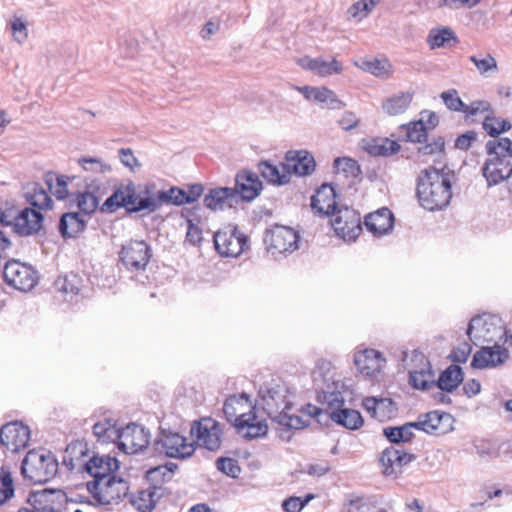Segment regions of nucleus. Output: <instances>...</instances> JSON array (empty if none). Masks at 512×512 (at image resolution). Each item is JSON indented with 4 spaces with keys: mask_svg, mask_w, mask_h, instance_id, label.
Here are the masks:
<instances>
[{
    "mask_svg": "<svg viewBox=\"0 0 512 512\" xmlns=\"http://www.w3.org/2000/svg\"><path fill=\"white\" fill-rule=\"evenodd\" d=\"M456 33L450 27H441L430 30L427 43L431 49L448 46L450 42L458 43Z\"/></svg>",
    "mask_w": 512,
    "mask_h": 512,
    "instance_id": "obj_42",
    "label": "nucleus"
},
{
    "mask_svg": "<svg viewBox=\"0 0 512 512\" xmlns=\"http://www.w3.org/2000/svg\"><path fill=\"white\" fill-rule=\"evenodd\" d=\"M509 359V351L498 342L493 346L481 347L474 355L471 366L476 369L496 368Z\"/></svg>",
    "mask_w": 512,
    "mask_h": 512,
    "instance_id": "obj_20",
    "label": "nucleus"
},
{
    "mask_svg": "<svg viewBox=\"0 0 512 512\" xmlns=\"http://www.w3.org/2000/svg\"><path fill=\"white\" fill-rule=\"evenodd\" d=\"M88 490L103 504L117 503L128 491L127 482L116 476L87 483Z\"/></svg>",
    "mask_w": 512,
    "mask_h": 512,
    "instance_id": "obj_12",
    "label": "nucleus"
},
{
    "mask_svg": "<svg viewBox=\"0 0 512 512\" xmlns=\"http://www.w3.org/2000/svg\"><path fill=\"white\" fill-rule=\"evenodd\" d=\"M445 142L443 138L438 137L434 139L432 142L427 143L418 148V153L421 155H434L439 154L444 150Z\"/></svg>",
    "mask_w": 512,
    "mask_h": 512,
    "instance_id": "obj_64",
    "label": "nucleus"
},
{
    "mask_svg": "<svg viewBox=\"0 0 512 512\" xmlns=\"http://www.w3.org/2000/svg\"><path fill=\"white\" fill-rule=\"evenodd\" d=\"M154 449L170 458L185 459L194 453L195 445L177 432L162 430L154 441Z\"/></svg>",
    "mask_w": 512,
    "mask_h": 512,
    "instance_id": "obj_7",
    "label": "nucleus"
},
{
    "mask_svg": "<svg viewBox=\"0 0 512 512\" xmlns=\"http://www.w3.org/2000/svg\"><path fill=\"white\" fill-rule=\"evenodd\" d=\"M313 383L317 388L322 385L328 386L341 382L339 379H335V372L333 365L328 360H319L316 363L315 368L312 371Z\"/></svg>",
    "mask_w": 512,
    "mask_h": 512,
    "instance_id": "obj_38",
    "label": "nucleus"
},
{
    "mask_svg": "<svg viewBox=\"0 0 512 512\" xmlns=\"http://www.w3.org/2000/svg\"><path fill=\"white\" fill-rule=\"evenodd\" d=\"M164 204L177 206L186 204L184 189L171 187L168 190H157L153 183L135 185L128 180L115 186L113 193L100 209L108 213H113L120 208H125L129 213L141 211L153 213Z\"/></svg>",
    "mask_w": 512,
    "mask_h": 512,
    "instance_id": "obj_1",
    "label": "nucleus"
},
{
    "mask_svg": "<svg viewBox=\"0 0 512 512\" xmlns=\"http://www.w3.org/2000/svg\"><path fill=\"white\" fill-rule=\"evenodd\" d=\"M119 257L127 270L141 271L148 265L152 257V250L143 240H130L122 245Z\"/></svg>",
    "mask_w": 512,
    "mask_h": 512,
    "instance_id": "obj_11",
    "label": "nucleus"
},
{
    "mask_svg": "<svg viewBox=\"0 0 512 512\" xmlns=\"http://www.w3.org/2000/svg\"><path fill=\"white\" fill-rule=\"evenodd\" d=\"M332 421L350 430L359 429L364 420L359 411L342 407L337 411L330 412Z\"/></svg>",
    "mask_w": 512,
    "mask_h": 512,
    "instance_id": "obj_39",
    "label": "nucleus"
},
{
    "mask_svg": "<svg viewBox=\"0 0 512 512\" xmlns=\"http://www.w3.org/2000/svg\"><path fill=\"white\" fill-rule=\"evenodd\" d=\"M233 189L238 195V202L240 200L252 201L260 194L262 182L256 173L243 170L237 173Z\"/></svg>",
    "mask_w": 512,
    "mask_h": 512,
    "instance_id": "obj_22",
    "label": "nucleus"
},
{
    "mask_svg": "<svg viewBox=\"0 0 512 512\" xmlns=\"http://www.w3.org/2000/svg\"><path fill=\"white\" fill-rule=\"evenodd\" d=\"M378 0H360L354 3L349 9L348 13L351 17L361 20L368 16L374 9Z\"/></svg>",
    "mask_w": 512,
    "mask_h": 512,
    "instance_id": "obj_56",
    "label": "nucleus"
},
{
    "mask_svg": "<svg viewBox=\"0 0 512 512\" xmlns=\"http://www.w3.org/2000/svg\"><path fill=\"white\" fill-rule=\"evenodd\" d=\"M45 182L49 191L58 199L64 200L68 197V184L65 176L47 175Z\"/></svg>",
    "mask_w": 512,
    "mask_h": 512,
    "instance_id": "obj_50",
    "label": "nucleus"
},
{
    "mask_svg": "<svg viewBox=\"0 0 512 512\" xmlns=\"http://www.w3.org/2000/svg\"><path fill=\"white\" fill-rule=\"evenodd\" d=\"M414 459L413 454L395 447H388L382 452L380 461L384 467V473L390 476L401 472V469Z\"/></svg>",
    "mask_w": 512,
    "mask_h": 512,
    "instance_id": "obj_26",
    "label": "nucleus"
},
{
    "mask_svg": "<svg viewBox=\"0 0 512 512\" xmlns=\"http://www.w3.org/2000/svg\"><path fill=\"white\" fill-rule=\"evenodd\" d=\"M354 364L359 374L373 379L382 372L386 359L381 352L366 348L355 352Z\"/></svg>",
    "mask_w": 512,
    "mask_h": 512,
    "instance_id": "obj_16",
    "label": "nucleus"
},
{
    "mask_svg": "<svg viewBox=\"0 0 512 512\" xmlns=\"http://www.w3.org/2000/svg\"><path fill=\"white\" fill-rule=\"evenodd\" d=\"M5 282L23 292L30 291L37 284L38 274L32 266L17 260L8 261L3 270Z\"/></svg>",
    "mask_w": 512,
    "mask_h": 512,
    "instance_id": "obj_9",
    "label": "nucleus"
},
{
    "mask_svg": "<svg viewBox=\"0 0 512 512\" xmlns=\"http://www.w3.org/2000/svg\"><path fill=\"white\" fill-rule=\"evenodd\" d=\"M332 227L335 234L345 242L355 241L362 231L360 215L348 207L338 209Z\"/></svg>",
    "mask_w": 512,
    "mask_h": 512,
    "instance_id": "obj_13",
    "label": "nucleus"
},
{
    "mask_svg": "<svg viewBox=\"0 0 512 512\" xmlns=\"http://www.w3.org/2000/svg\"><path fill=\"white\" fill-rule=\"evenodd\" d=\"M338 173L342 172L347 177H357L360 174V166L356 160L349 157L336 158L333 163Z\"/></svg>",
    "mask_w": 512,
    "mask_h": 512,
    "instance_id": "obj_53",
    "label": "nucleus"
},
{
    "mask_svg": "<svg viewBox=\"0 0 512 512\" xmlns=\"http://www.w3.org/2000/svg\"><path fill=\"white\" fill-rule=\"evenodd\" d=\"M234 428L237 434L249 440L264 437L268 432L266 421L256 414V406L240 418Z\"/></svg>",
    "mask_w": 512,
    "mask_h": 512,
    "instance_id": "obj_21",
    "label": "nucleus"
},
{
    "mask_svg": "<svg viewBox=\"0 0 512 512\" xmlns=\"http://www.w3.org/2000/svg\"><path fill=\"white\" fill-rule=\"evenodd\" d=\"M118 155L121 163L128 168L131 172H136L140 169L141 163L134 156L132 149L121 148L118 150Z\"/></svg>",
    "mask_w": 512,
    "mask_h": 512,
    "instance_id": "obj_59",
    "label": "nucleus"
},
{
    "mask_svg": "<svg viewBox=\"0 0 512 512\" xmlns=\"http://www.w3.org/2000/svg\"><path fill=\"white\" fill-rule=\"evenodd\" d=\"M58 471V461L46 449L30 450L22 461L21 473L34 484H43L52 479Z\"/></svg>",
    "mask_w": 512,
    "mask_h": 512,
    "instance_id": "obj_4",
    "label": "nucleus"
},
{
    "mask_svg": "<svg viewBox=\"0 0 512 512\" xmlns=\"http://www.w3.org/2000/svg\"><path fill=\"white\" fill-rule=\"evenodd\" d=\"M258 169L263 178L270 183L284 185L290 182V175L287 170L283 169V164L279 168L268 161H261L258 164Z\"/></svg>",
    "mask_w": 512,
    "mask_h": 512,
    "instance_id": "obj_41",
    "label": "nucleus"
},
{
    "mask_svg": "<svg viewBox=\"0 0 512 512\" xmlns=\"http://www.w3.org/2000/svg\"><path fill=\"white\" fill-rule=\"evenodd\" d=\"M481 0H441L438 4L440 8L449 10L471 9L478 5Z\"/></svg>",
    "mask_w": 512,
    "mask_h": 512,
    "instance_id": "obj_60",
    "label": "nucleus"
},
{
    "mask_svg": "<svg viewBox=\"0 0 512 512\" xmlns=\"http://www.w3.org/2000/svg\"><path fill=\"white\" fill-rule=\"evenodd\" d=\"M343 383L339 382L336 384L317 388V398L320 403L326 406V414L330 416V412L337 411L344 406V397L342 394Z\"/></svg>",
    "mask_w": 512,
    "mask_h": 512,
    "instance_id": "obj_33",
    "label": "nucleus"
},
{
    "mask_svg": "<svg viewBox=\"0 0 512 512\" xmlns=\"http://www.w3.org/2000/svg\"><path fill=\"white\" fill-rule=\"evenodd\" d=\"M484 112H492L491 104L486 100H476L469 105L466 104L464 115L468 118Z\"/></svg>",
    "mask_w": 512,
    "mask_h": 512,
    "instance_id": "obj_61",
    "label": "nucleus"
},
{
    "mask_svg": "<svg viewBox=\"0 0 512 512\" xmlns=\"http://www.w3.org/2000/svg\"><path fill=\"white\" fill-rule=\"evenodd\" d=\"M118 460L114 457L103 455L93 456L85 465L86 471L94 478L93 481L108 480L114 477L118 469Z\"/></svg>",
    "mask_w": 512,
    "mask_h": 512,
    "instance_id": "obj_27",
    "label": "nucleus"
},
{
    "mask_svg": "<svg viewBox=\"0 0 512 512\" xmlns=\"http://www.w3.org/2000/svg\"><path fill=\"white\" fill-rule=\"evenodd\" d=\"M412 101V94L409 92H399L387 98L383 104V110L389 115H398L404 113Z\"/></svg>",
    "mask_w": 512,
    "mask_h": 512,
    "instance_id": "obj_43",
    "label": "nucleus"
},
{
    "mask_svg": "<svg viewBox=\"0 0 512 512\" xmlns=\"http://www.w3.org/2000/svg\"><path fill=\"white\" fill-rule=\"evenodd\" d=\"M466 334L470 341L478 346L480 343L502 340L506 336V331L499 325L497 317L485 314L470 320Z\"/></svg>",
    "mask_w": 512,
    "mask_h": 512,
    "instance_id": "obj_6",
    "label": "nucleus"
},
{
    "mask_svg": "<svg viewBox=\"0 0 512 512\" xmlns=\"http://www.w3.org/2000/svg\"><path fill=\"white\" fill-rule=\"evenodd\" d=\"M88 218L78 212L64 213L59 221V232L64 238H75L84 232Z\"/></svg>",
    "mask_w": 512,
    "mask_h": 512,
    "instance_id": "obj_34",
    "label": "nucleus"
},
{
    "mask_svg": "<svg viewBox=\"0 0 512 512\" xmlns=\"http://www.w3.org/2000/svg\"><path fill=\"white\" fill-rule=\"evenodd\" d=\"M81 283V278L77 274L70 273L65 276L58 277L55 281V287L64 294L74 296L79 293Z\"/></svg>",
    "mask_w": 512,
    "mask_h": 512,
    "instance_id": "obj_48",
    "label": "nucleus"
},
{
    "mask_svg": "<svg viewBox=\"0 0 512 512\" xmlns=\"http://www.w3.org/2000/svg\"><path fill=\"white\" fill-rule=\"evenodd\" d=\"M409 383L416 389L427 390L436 386L434 372L432 371L429 363L420 370L410 371Z\"/></svg>",
    "mask_w": 512,
    "mask_h": 512,
    "instance_id": "obj_44",
    "label": "nucleus"
},
{
    "mask_svg": "<svg viewBox=\"0 0 512 512\" xmlns=\"http://www.w3.org/2000/svg\"><path fill=\"white\" fill-rule=\"evenodd\" d=\"M216 467L219 471L226 474L227 476L236 478L240 473V467L237 461L233 458L221 457L216 461Z\"/></svg>",
    "mask_w": 512,
    "mask_h": 512,
    "instance_id": "obj_58",
    "label": "nucleus"
},
{
    "mask_svg": "<svg viewBox=\"0 0 512 512\" xmlns=\"http://www.w3.org/2000/svg\"><path fill=\"white\" fill-rule=\"evenodd\" d=\"M213 241L217 252L224 257H237L248 248L247 236L234 225L218 230Z\"/></svg>",
    "mask_w": 512,
    "mask_h": 512,
    "instance_id": "obj_8",
    "label": "nucleus"
},
{
    "mask_svg": "<svg viewBox=\"0 0 512 512\" xmlns=\"http://www.w3.org/2000/svg\"><path fill=\"white\" fill-rule=\"evenodd\" d=\"M297 63L303 69L309 70L312 73L321 76L327 77L333 74H339L342 72V65L336 59H331L327 61L322 57L311 58L309 56H304L297 60Z\"/></svg>",
    "mask_w": 512,
    "mask_h": 512,
    "instance_id": "obj_28",
    "label": "nucleus"
},
{
    "mask_svg": "<svg viewBox=\"0 0 512 512\" xmlns=\"http://www.w3.org/2000/svg\"><path fill=\"white\" fill-rule=\"evenodd\" d=\"M499 145L498 139L489 140L485 145L487 158L481 171L489 187L504 182L507 176H509V170L512 167L507 154Z\"/></svg>",
    "mask_w": 512,
    "mask_h": 512,
    "instance_id": "obj_5",
    "label": "nucleus"
},
{
    "mask_svg": "<svg viewBox=\"0 0 512 512\" xmlns=\"http://www.w3.org/2000/svg\"><path fill=\"white\" fill-rule=\"evenodd\" d=\"M121 429L117 427L115 420L106 418L93 425V434L102 443H115L118 445Z\"/></svg>",
    "mask_w": 512,
    "mask_h": 512,
    "instance_id": "obj_37",
    "label": "nucleus"
},
{
    "mask_svg": "<svg viewBox=\"0 0 512 512\" xmlns=\"http://www.w3.org/2000/svg\"><path fill=\"white\" fill-rule=\"evenodd\" d=\"M149 442V431L141 425L131 423L121 429L117 447L126 454H136L145 449Z\"/></svg>",
    "mask_w": 512,
    "mask_h": 512,
    "instance_id": "obj_15",
    "label": "nucleus"
},
{
    "mask_svg": "<svg viewBox=\"0 0 512 512\" xmlns=\"http://www.w3.org/2000/svg\"><path fill=\"white\" fill-rule=\"evenodd\" d=\"M267 416L290 429H301L309 425V418L291 413L293 395L284 383H267L259 389V403Z\"/></svg>",
    "mask_w": 512,
    "mask_h": 512,
    "instance_id": "obj_2",
    "label": "nucleus"
},
{
    "mask_svg": "<svg viewBox=\"0 0 512 512\" xmlns=\"http://www.w3.org/2000/svg\"><path fill=\"white\" fill-rule=\"evenodd\" d=\"M30 440L29 428L21 422L14 421L0 429V444L11 452L25 448Z\"/></svg>",
    "mask_w": 512,
    "mask_h": 512,
    "instance_id": "obj_17",
    "label": "nucleus"
},
{
    "mask_svg": "<svg viewBox=\"0 0 512 512\" xmlns=\"http://www.w3.org/2000/svg\"><path fill=\"white\" fill-rule=\"evenodd\" d=\"M191 435L195 437L198 446L209 451H217L221 447L222 429L219 422L205 417L199 421H195L191 426Z\"/></svg>",
    "mask_w": 512,
    "mask_h": 512,
    "instance_id": "obj_10",
    "label": "nucleus"
},
{
    "mask_svg": "<svg viewBox=\"0 0 512 512\" xmlns=\"http://www.w3.org/2000/svg\"><path fill=\"white\" fill-rule=\"evenodd\" d=\"M363 407L380 422L390 420L397 412V407L390 398L367 397L363 400Z\"/></svg>",
    "mask_w": 512,
    "mask_h": 512,
    "instance_id": "obj_31",
    "label": "nucleus"
},
{
    "mask_svg": "<svg viewBox=\"0 0 512 512\" xmlns=\"http://www.w3.org/2000/svg\"><path fill=\"white\" fill-rule=\"evenodd\" d=\"M22 195L32 209L48 210L52 208V199L42 185L30 182L22 187Z\"/></svg>",
    "mask_w": 512,
    "mask_h": 512,
    "instance_id": "obj_32",
    "label": "nucleus"
},
{
    "mask_svg": "<svg viewBox=\"0 0 512 512\" xmlns=\"http://www.w3.org/2000/svg\"><path fill=\"white\" fill-rule=\"evenodd\" d=\"M311 207L319 215L335 216L338 209L334 188L329 184H323L311 197Z\"/></svg>",
    "mask_w": 512,
    "mask_h": 512,
    "instance_id": "obj_25",
    "label": "nucleus"
},
{
    "mask_svg": "<svg viewBox=\"0 0 512 512\" xmlns=\"http://www.w3.org/2000/svg\"><path fill=\"white\" fill-rule=\"evenodd\" d=\"M413 430H416L415 422H408L401 426L386 427L383 434L391 443H406L412 440Z\"/></svg>",
    "mask_w": 512,
    "mask_h": 512,
    "instance_id": "obj_45",
    "label": "nucleus"
},
{
    "mask_svg": "<svg viewBox=\"0 0 512 512\" xmlns=\"http://www.w3.org/2000/svg\"><path fill=\"white\" fill-rule=\"evenodd\" d=\"M238 204V195L233 188L217 187L210 189L204 197V205L213 211L232 208Z\"/></svg>",
    "mask_w": 512,
    "mask_h": 512,
    "instance_id": "obj_24",
    "label": "nucleus"
},
{
    "mask_svg": "<svg viewBox=\"0 0 512 512\" xmlns=\"http://www.w3.org/2000/svg\"><path fill=\"white\" fill-rule=\"evenodd\" d=\"M78 164L85 170L96 174H105L111 171V166L100 158L81 157Z\"/></svg>",
    "mask_w": 512,
    "mask_h": 512,
    "instance_id": "obj_52",
    "label": "nucleus"
},
{
    "mask_svg": "<svg viewBox=\"0 0 512 512\" xmlns=\"http://www.w3.org/2000/svg\"><path fill=\"white\" fill-rule=\"evenodd\" d=\"M313 498V494H308L304 498L291 496L283 501L282 508L285 512H300Z\"/></svg>",
    "mask_w": 512,
    "mask_h": 512,
    "instance_id": "obj_57",
    "label": "nucleus"
},
{
    "mask_svg": "<svg viewBox=\"0 0 512 512\" xmlns=\"http://www.w3.org/2000/svg\"><path fill=\"white\" fill-rule=\"evenodd\" d=\"M7 225H13L14 231L20 236H30L38 233L43 227V214L29 207L19 211V213L9 220Z\"/></svg>",
    "mask_w": 512,
    "mask_h": 512,
    "instance_id": "obj_19",
    "label": "nucleus"
},
{
    "mask_svg": "<svg viewBox=\"0 0 512 512\" xmlns=\"http://www.w3.org/2000/svg\"><path fill=\"white\" fill-rule=\"evenodd\" d=\"M365 150L373 156H391L400 150L397 141L389 138H374L366 142Z\"/></svg>",
    "mask_w": 512,
    "mask_h": 512,
    "instance_id": "obj_40",
    "label": "nucleus"
},
{
    "mask_svg": "<svg viewBox=\"0 0 512 512\" xmlns=\"http://www.w3.org/2000/svg\"><path fill=\"white\" fill-rule=\"evenodd\" d=\"M472 347L469 343H461L458 347L452 350L449 358L454 363H465L471 354Z\"/></svg>",
    "mask_w": 512,
    "mask_h": 512,
    "instance_id": "obj_62",
    "label": "nucleus"
},
{
    "mask_svg": "<svg viewBox=\"0 0 512 512\" xmlns=\"http://www.w3.org/2000/svg\"><path fill=\"white\" fill-rule=\"evenodd\" d=\"M394 225V216L388 208H381L365 217L366 229L374 236L388 234Z\"/></svg>",
    "mask_w": 512,
    "mask_h": 512,
    "instance_id": "obj_29",
    "label": "nucleus"
},
{
    "mask_svg": "<svg viewBox=\"0 0 512 512\" xmlns=\"http://www.w3.org/2000/svg\"><path fill=\"white\" fill-rule=\"evenodd\" d=\"M14 495V485L9 470L1 467L0 469V505L6 502Z\"/></svg>",
    "mask_w": 512,
    "mask_h": 512,
    "instance_id": "obj_54",
    "label": "nucleus"
},
{
    "mask_svg": "<svg viewBox=\"0 0 512 512\" xmlns=\"http://www.w3.org/2000/svg\"><path fill=\"white\" fill-rule=\"evenodd\" d=\"M254 407L246 394L232 395L225 400L223 413L226 420L234 426Z\"/></svg>",
    "mask_w": 512,
    "mask_h": 512,
    "instance_id": "obj_30",
    "label": "nucleus"
},
{
    "mask_svg": "<svg viewBox=\"0 0 512 512\" xmlns=\"http://www.w3.org/2000/svg\"><path fill=\"white\" fill-rule=\"evenodd\" d=\"M469 60L475 65L481 76L489 77L498 72L497 61L490 53H478L469 56Z\"/></svg>",
    "mask_w": 512,
    "mask_h": 512,
    "instance_id": "obj_46",
    "label": "nucleus"
},
{
    "mask_svg": "<svg viewBox=\"0 0 512 512\" xmlns=\"http://www.w3.org/2000/svg\"><path fill=\"white\" fill-rule=\"evenodd\" d=\"M440 97L443 100L447 109H449L450 111L460 112L464 114L466 104L459 97V93L456 89H449L447 91H444L441 93Z\"/></svg>",
    "mask_w": 512,
    "mask_h": 512,
    "instance_id": "obj_55",
    "label": "nucleus"
},
{
    "mask_svg": "<svg viewBox=\"0 0 512 512\" xmlns=\"http://www.w3.org/2000/svg\"><path fill=\"white\" fill-rule=\"evenodd\" d=\"M402 129L405 130L407 141L422 143L427 140V126L425 125L423 118L415 122H410L407 125H403Z\"/></svg>",
    "mask_w": 512,
    "mask_h": 512,
    "instance_id": "obj_49",
    "label": "nucleus"
},
{
    "mask_svg": "<svg viewBox=\"0 0 512 512\" xmlns=\"http://www.w3.org/2000/svg\"><path fill=\"white\" fill-rule=\"evenodd\" d=\"M264 241L273 254L293 252L298 248L299 235L290 227L275 225L267 231Z\"/></svg>",
    "mask_w": 512,
    "mask_h": 512,
    "instance_id": "obj_14",
    "label": "nucleus"
},
{
    "mask_svg": "<svg viewBox=\"0 0 512 512\" xmlns=\"http://www.w3.org/2000/svg\"><path fill=\"white\" fill-rule=\"evenodd\" d=\"M134 504L137 505L138 510L141 512L152 511L155 507L153 493L150 491H141L139 493V498L134 501Z\"/></svg>",
    "mask_w": 512,
    "mask_h": 512,
    "instance_id": "obj_63",
    "label": "nucleus"
},
{
    "mask_svg": "<svg viewBox=\"0 0 512 512\" xmlns=\"http://www.w3.org/2000/svg\"><path fill=\"white\" fill-rule=\"evenodd\" d=\"M484 131L494 139H498L499 135L511 129V124L507 120L487 115L482 123Z\"/></svg>",
    "mask_w": 512,
    "mask_h": 512,
    "instance_id": "obj_47",
    "label": "nucleus"
},
{
    "mask_svg": "<svg viewBox=\"0 0 512 512\" xmlns=\"http://www.w3.org/2000/svg\"><path fill=\"white\" fill-rule=\"evenodd\" d=\"M315 166L314 157L305 150L288 151L283 163V169L287 170L290 176L292 173L296 176L310 175Z\"/></svg>",
    "mask_w": 512,
    "mask_h": 512,
    "instance_id": "obj_23",
    "label": "nucleus"
},
{
    "mask_svg": "<svg viewBox=\"0 0 512 512\" xmlns=\"http://www.w3.org/2000/svg\"><path fill=\"white\" fill-rule=\"evenodd\" d=\"M451 173L429 167L417 178L416 195L420 205L429 211L445 208L452 198Z\"/></svg>",
    "mask_w": 512,
    "mask_h": 512,
    "instance_id": "obj_3",
    "label": "nucleus"
},
{
    "mask_svg": "<svg viewBox=\"0 0 512 512\" xmlns=\"http://www.w3.org/2000/svg\"><path fill=\"white\" fill-rule=\"evenodd\" d=\"M86 188L85 191L75 194L72 201L76 202L80 214L89 219L99 206V197L96 195V190L98 191L100 186L93 182Z\"/></svg>",
    "mask_w": 512,
    "mask_h": 512,
    "instance_id": "obj_35",
    "label": "nucleus"
},
{
    "mask_svg": "<svg viewBox=\"0 0 512 512\" xmlns=\"http://www.w3.org/2000/svg\"><path fill=\"white\" fill-rule=\"evenodd\" d=\"M464 373L458 365H450L439 376L436 387L445 392L454 391L463 381Z\"/></svg>",
    "mask_w": 512,
    "mask_h": 512,
    "instance_id": "obj_36",
    "label": "nucleus"
},
{
    "mask_svg": "<svg viewBox=\"0 0 512 512\" xmlns=\"http://www.w3.org/2000/svg\"><path fill=\"white\" fill-rule=\"evenodd\" d=\"M454 418L451 414L431 411L418 417L415 421L416 430L427 434L442 435L453 429Z\"/></svg>",
    "mask_w": 512,
    "mask_h": 512,
    "instance_id": "obj_18",
    "label": "nucleus"
},
{
    "mask_svg": "<svg viewBox=\"0 0 512 512\" xmlns=\"http://www.w3.org/2000/svg\"><path fill=\"white\" fill-rule=\"evenodd\" d=\"M313 101L325 103L329 109H341L345 106L344 102L326 87H316Z\"/></svg>",
    "mask_w": 512,
    "mask_h": 512,
    "instance_id": "obj_51",
    "label": "nucleus"
}]
</instances>
